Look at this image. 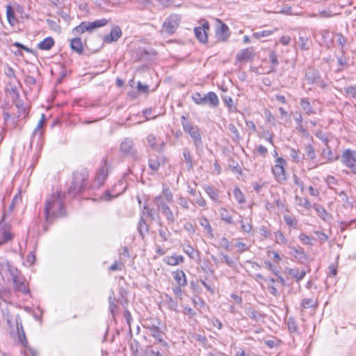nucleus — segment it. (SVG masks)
<instances>
[{
	"label": "nucleus",
	"instance_id": "f257e3e1",
	"mask_svg": "<svg viewBox=\"0 0 356 356\" xmlns=\"http://www.w3.org/2000/svg\"><path fill=\"white\" fill-rule=\"evenodd\" d=\"M44 211L45 221L49 224H51L56 218L65 216L66 210L60 192H56L47 197Z\"/></svg>",
	"mask_w": 356,
	"mask_h": 356
},
{
	"label": "nucleus",
	"instance_id": "f03ea898",
	"mask_svg": "<svg viewBox=\"0 0 356 356\" xmlns=\"http://www.w3.org/2000/svg\"><path fill=\"white\" fill-rule=\"evenodd\" d=\"M89 173L83 168L74 172L72 181L67 189L68 195L75 197L82 193L87 187Z\"/></svg>",
	"mask_w": 356,
	"mask_h": 356
},
{
	"label": "nucleus",
	"instance_id": "7ed1b4c3",
	"mask_svg": "<svg viewBox=\"0 0 356 356\" xmlns=\"http://www.w3.org/2000/svg\"><path fill=\"white\" fill-rule=\"evenodd\" d=\"M181 122L184 130L188 133L193 140L197 151L202 149L203 143L199 128L190 123L188 118L184 115L181 117Z\"/></svg>",
	"mask_w": 356,
	"mask_h": 356
},
{
	"label": "nucleus",
	"instance_id": "20e7f679",
	"mask_svg": "<svg viewBox=\"0 0 356 356\" xmlns=\"http://www.w3.org/2000/svg\"><path fill=\"white\" fill-rule=\"evenodd\" d=\"M153 201L157 210L165 218L168 224H173L175 221V216L163 197L162 195H157L154 198Z\"/></svg>",
	"mask_w": 356,
	"mask_h": 356
},
{
	"label": "nucleus",
	"instance_id": "39448f33",
	"mask_svg": "<svg viewBox=\"0 0 356 356\" xmlns=\"http://www.w3.org/2000/svg\"><path fill=\"white\" fill-rule=\"evenodd\" d=\"M192 99L197 104H208L211 108H216L219 104L218 97L214 92H209L204 96L199 92H195L192 96Z\"/></svg>",
	"mask_w": 356,
	"mask_h": 356
},
{
	"label": "nucleus",
	"instance_id": "423d86ee",
	"mask_svg": "<svg viewBox=\"0 0 356 356\" xmlns=\"http://www.w3.org/2000/svg\"><path fill=\"white\" fill-rule=\"evenodd\" d=\"M275 163V165L272 168V172L277 181L282 184L287 180L285 170L286 161L283 158L278 157L277 158Z\"/></svg>",
	"mask_w": 356,
	"mask_h": 356
},
{
	"label": "nucleus",
	"instance_id": "0eeeda50",
	"mask_svg": "<svg viewBox=\"0 0 356 356\" xmlns=\"http://www.w3.org/2000/svg\"><path fill=\"white\" fill-rule=\"evenodd\" d=\"M181 16L172 14L163 23V31L169 35H172L179 26Z\"/></svg>",
	"mask_w": 356,
	"mask_h": 356
},
{
	"label": "nucleus",
	"instance_id": "6e6552de",
	"mask_svg": "<svg viewBox=\"0 0 356 356\" xmlns=\"http://www.w3.org/2000/svg\"><path fill=\"white\" fill-rule=\"evenodd\" d=\"M342 163L356 174V151L346 149L341 156Z\"/></svg>",
	"mask_w": 356,
	"mask_h": 356
},
{
	"label": "nucleus",
	"instance_id": "1a4fd4ad",
	"mask_svg": "<svg viewBox=\"0 0 356 356\" xmlns=\"http://www.w3.org/2000/svg\"><path fill=\"white\" fill-rule=\"evenodd\" d=\"M148 330L149 335H151L155 339V341L154 342V344H159L165 349L169 348L168 343L163 339L164 333L161 331V328L159 327V325L150 327L149 326Z\"/></svg>",
	"mask_w": 356,
	"mask_h": 356
},
{
	"label": "nucleus",
	"instance_id": "9d476101",
	"mask_svg": "<svg viewBox=\"0 0 356 356\" xmlns=\"http://www.w3.org/2000/svg\"><path fill=\"white\" fill-rule=\"evenodd\" d=\"M120 151L124 156H135L136 149L134 147V143L129 138H124L120 145Z\"/></svg>",
	"mask_w": 356,
	"mask_h": 356
},
{
	"label": "nucleus",
	"instance_id": "9b49d317",
	"mask_svg": "<svg viewBox=\"0 0 356 356\" xmlns=\"http://www.w3.org/2000/svg\"><path fill=\"white\" fill-rule=\"evenodd\" d=\"M165 164V157L162 154H151L149 156V160H148V166L149 168L154 171L156 172L159 169V168L163 165L164 166Z\"/></svg>",
	"mask_w": 356,
	"mask_h": 356
},
{
	"label": "nucleus",
	"instance_id": "f8f14e48",
	"mask_svg": "<svg viewBox=\"0 0 356 356\" xmlns=\"http://www.w3.org/2000/svg\"><path fill=\"white\" fill-rule=\"evenodd\" d=\"M209 30V24L204 22L202 26L195 27L194 33L197 39L202 43H206L208 41L207 31Z\"/></svg>",
	"mask_w": 356,
	"mask_h": 356
},
{
	"label": "nucleus",
	"instance_id": "ddd939ff",
	"mask_svg": "<svg viewBox=\"0 0 356 356\" xmlns=\"http://www.w3.org/2000/svg\"><path fill=\"white\" fill-rule=\"evenodd\" d=\"M4 217L2 218L0 222V244L6 243L11 241L13 235L10 232V226L8 224L3 223Z\"/></svg>",
	"mask_w": 356,
	"mask_h": 356
},
{
	"label": "nucleus",
	"instance_id": "4468645a",
	"mask_svg": "<svg viewBox=\"0 0 356 356\" xmlns=\"http://www.w3.org/2000/svg\"><path fill=\"white\" fill-rule=\"evenodd\" d=\"M109 166L107 164L106 160L102 161V165L99 168L97 175L95 177V182L97 183L98 186H101L103 185L104 181L108 177Z\"/></svg>",
	"mask_w": 356,
	"mask_h": 356
},
{
	"label": "nucleus",
	"instance_id": "2eb2a0df",
	"mask_svg": "<svg viewBox=\"0 0 356 356\" xmlns=\"http://www.w3.org/2000/svg\"><path fill=\"white\" fill-rule=\"evenodd\" d=\"M122 35L120 27L118 25H113L111 27L109 34L105 35L103 37V41L105 43L110 44L113 42L117 41Z\"/></svg>",
	"mask_w": 356,
	"mask_h": 356
},
{
	"label": "nucleus",
	"instance_id": "dca6fc26",
	"mask_svg": "<svg viewBox=\"0 0 356 356\" xmlns=\"http://www.w3.org/2000/svg\"><path fill=\"white\" fill-rule=\"evenodd\" d=\"M229 36V29L225 23L219 21V25L216 29V38L218 41L225 42Z\"/></svg>",
	"mask_w": 356,
	"mask_h": 356
},
{
	"label": "nucleus",
	"instance_id": "f3484780",
	"mask_svg": "<svg viewBox=\"0 0 356 356\" xmlns=\"http://www.w3.org/2000/svg\"><path fill=\"white\" fill-rule=\"evenodd\" d=\"M156 344L153 343L151 346H146L143 350L144 355L145 356H165V354L168 351V349H165L161 346L159 348H156Z\"/></svg>",
	"mask_w": 356,
	"mask_h": 356
},
{
	"label": "nucleus",
	"instance_id": "a211bd4d",
	"mask_svg": "<svg viewBox=\"0 0 356 356\" xmlns=\"http://www.w3.org/2000/svg\"><path fill=\"white\" fill-rule=\"evenodd\" d=\"M305 77L309 84H314L320 80L321 74L318 70L310 67L306 69Z\"/></svg>",
	"mask_w": 356,
	"mask_h": 356
},
{
	"label": "nucleus",
	"instance_id": "6ab92c4d",
	"mask_svg": "<svg viewBox=\"0 0 356 356\" xmlns=\"http://www.w3.org/2000/svg\"><path fill=\"white\" fill-rule=\"evenodd\" d=\"M15 323L17 327V332L18 336V342L22 346L27 345V339L23 328L22 319L19 316H17L15 318Z\"/></svg>",
	"mask_w": 356,
	"mask_h": 356
},
{
	"label": "nucleus",
	"instance_id": "aec40b11",
	"mask_svg": "<svg viewBox=\"0 0 356 356\" xmlns=\"http://www.w3.org/2000/svg\"><path fill=\"white\" fill-rule=\"evenodd\" d=\"M254 56L253 47H248L241 50L236 54V60L238 62L252 60Z\"/></svg>",
	"mask_w": 356,
	"mask_h": 356
},
{
	"label": "nucleus",
	"instance_id": "412c9836",
	"mask_svg": "<svg viewBox=\"0 0 356 356\" xmlns=\"http://www.w3.org/2000/svg\"><path fill=\"white\" fill-rule=\"evenodd\" d=\"M13 281L15 285V289L17 291L22 292L23 294L29 293V289L25 284L24 279L17 275H13Z\"/></svg>",
	"mask_w": 356,
	"mask_h": 356
},
{
	"label": "nucleus",
	"instance_id": "4be33fe9",
	"mask_svg": "<svg viewBox=\"0 0 356 356\" xmlns=\"http://www.w3.org/2000/svg\"><path fill=\"white\" fill-rule=\"evenodd\" d=\"M289 248L293 251V254L296 259L300 263H303L307 260L308 256L305 252L304 249L301 246H289Z\"/></svg>",
	"mask_w": 356,
	"mask_h": 356
},
{
	"label": "nucleus",
	"instance_id": "5701e85b",
	"mask_svg": "<svg viewBox=\"0 0 356 356\" xmlns=\"http://www.w3.org/2000/svg\"><path fill=\"white\" fill-rule=\"evenodd\" d=\"M245 313L255 322H258L261 318L264 317V315L261 312L254 309L250 305L245 308Z\"/></svg>",
	"mask_w": 356,
	"mask_h": 356
},
{
	"label": "nucleus",
	"instance_id": "b1692460",
	"mask_svg": "<svg viewBox=\"0 0 356 356\" xmlns=\"http://www.w3.org/2000/svg\"><path fill=\"white\" fill-rule=\"evenodd\" d=\"M88 31L92 33L90 22H82L79 25L72 29V33L74 35L82 34L84 32Z\"/></svg>",
	"mask_w": 356,
	"mask_h": 356
},
{
	"label": "nucleus",
	"instance_id": "393cba45",
	"mask_svg": "<svg viewBox=\"0 0 356 356\" xmlns=\"http://www.w3.org/2000/svg\"><path fill=\"white\" fill-rule=\"evenodd\" d=\"M315 211L317 212L318 216L325 222H327L332 219L331 216L326 211L325 208L318 204H314L313 206Z\"/></svg>",
	"mask_w": 356,
	"mask_h": 356
},
{
	"label": "nucleus",
	"instance_id": "a878e982",
	"mask_svg": "<svg viewBox=\"0 0 356 356\" xmlns=\"http://www.w3.org/2000/svg\"><path fill=\"white\" fill-rule=\"evenodd\" d=\"M174 280L179 286H186L187 284V280L185 273L183 270H176L172 272Z\"/></svg>",
	"mask_w": 356,
	"mask_h": 356
},
{
	"label": "nucleus",
	"instance_id": "bb28decb",
	"mask_svg": "<svg viewBox=\"0 0 356 356\" xmlns=\"http://www.w3.org/2000/svg\"><path fill=\"white\" fill-rule=\"evenodd\" d=\"M70 47L74 51L80 55L83 54V47L81 38H75L71 40Z\"/></svg>",
	"mask_w": 356,
	"mask_h": 356
},
{
	"label": "nucleus",
	"instance_id": "cd10ccee",
	"mask_svg": "<svg viewBox=\"0 0 356 356\" xmlns=\"http://www.w3.org/2000/svg\"><path fill=\"white\" fill-rule=\"evenodd\" d=\"M184 261V258L181 255L167 256L164 258V261L170 266L178 265L179 264L183 263Z\"/></svg>",
	"mask_w": 356,
	"mask_h": 356
},
{
	"label": "nucleus",
	"instance_id": "c85d7f7f",
	"mask_svg": "<svg viewBox=\"0 0 356 356\" xmlns=\"http://www.w3.org/2000/svg\"><path fill=\"white\" fill-rule=\"evenodd\" d=\"M300 105L307 115L314 114L316 113L308 98L300 99Z\"/></svg>",
	"mask_w": 356,
	"mask_h": 356
},
{
	"label": "nucleus",
	"instance_id": "c756f323",
	"mask_svg": "<svg viewBox=\"0 0 356 356\" xmlns=\"http://www.w3.org/2000/svg\"><path fill=\"white\" fill-rule=\"evenodd\" d=\"M54 44V39L51 37H47L38 44V47L40 50H49Z\"/></svg>",
	"mask_w": 356,
	"mask_h": 356
},
{
	"label": "nucleus",
	"instance_id": "7c9ffc66",
	"mask_svg": "<svg viewBox=\"0 0 356 356\" xmlns=\"http://www.w3.org/2000/svg\"><path fill=\"white\" fill-rule=\"evenodd\" d=\"M220 216L222 220L227 224H233V218L228 210L224 207L219 209Z\"/></svg>",
	"mask_w": 356,
	"mask_h": 356
},
{
	"label": "nucleus",
	"instance_id": "2f4dec72",
	"mask_svg": "<svg viewBox=\"0 0 356 356\" xmlns=\"http://www.w3.org/2000/svg\"><path fill=\"white\" fill-rule=\"evenodd\" d=\"M205 192L214 202H221L219 200V190L211 186H207L205 187Z\"/></svg>",
	"mask_w": 356,
	"mask_h": 356
},
{
	"label": "nucleus",
	"instance_id": "473e14b6",
	"mask_svg": "<svg viewBox=\"0 0 356 356\" xmlns=\"http://www.w3.org/2000/svg\"><path fill=\"white\" fill-rule=\"evenodd\" d=\"M138 231L143 238L145 236V233H147L149 231V227L147 225V223L143 216H141L140 218V221L138 226Z\"/></svg>",
	"mask_w": 356,
	"mask_h": 356
},
{
	"label": "nucleus",
	"instance_id": "72a5a7b5",
	"mask_svg": "<svg viewBox=\"0 0 356 356\" xmlns=\"http://www.w3.org/2000/svg\"><path fill=\"white\" fill-rule=\"evenodd\" d=\"M322 156L327 159L329 162H333L338 159L339 156H334L330 147L326 145V148L323 149Z\"/></svg>",
	"mask_w": 356,
	"mask_h": 356
},
{
	"label": "nucleus",
	"instance_id": "f704fd0d",
	"mask_svg": "<svg viewBox=\"0 0 356 356\" xmlns=\"http://www.w3.org/2000/svg\"><path fill=\"white\" fill-rule=\"evenodd\" d=\"M6 17L8 23L11 26H14L17 22V19L15 15V12L13 7L10 5L6 6Z\"/></svg>",
	"mask_w": 356,
	"mask_h": 356
},
{
	"label": "nucleus",
	"instance_id": "c9c22d12",
	"mask_svg": "<svg viewBox=\"0 0 356 356\" xmlns=\"http://www.w3.org/2000/svg\"><path fill=\"white\" fill-rule=\"evenodd\" d=\"M108 22L109 19L105 18L97 19L94 22H90L92 31L93 32V31L96 29L106 26L108 24Z\"/></svg>",
	"mask_w": 356,
	"mask_h": 356
},
{
	"label": "nucleus",
	"instance_id": "e433bc0d",
	"mask_svg": "<svg viewBox=\"0 0 356 356\" xmlns=\"http://www.w3.org/2000/svg\"><path fill=\"white\" fill-rule=\"evenodd\" d=\"M165 302H166V304L168 305V308L170 310L174 311V312H177V311L178 303L171 296H170L168 294H165Z\"/></svg>",
	"mask_w": 356,
	"mask_h": 356
},
{
	"label": "nucleus",
	"instance_id": "4c0bfd02",
	"mask_svg": "<svg viewBox=\"0 0 356 356\" xmlns=\"http://www.w3.org/2000/svg\"><path fill=\"white\" fill-rule=\"evenodd\" d=\"M183 156L184 158V161L187 164V168L188 170H191L193 168V163L192 156L191 155V152L188 148H184L183 150Z\"/></svg>",
	"mask_w": 356,
	"mask_h": 356
},
{
	"label": "nucleus",
	"instance_id": "58836bf2",
	"mask_svg": "<svg viewBox=\"0 0 356 356\" xmlns=\"http://www.w3.org/2000/svg\"><path fill=\"white\" fill-rule=\"evenodd\" d=\"M112 296L108 297V303H109V309L113 316H115V313L118 311V305L117 300L114 296L113 292H112Z\"/></svg>",
	"mask_w": 356,
	"mask_h": 356
},
{
	"label": "nucleus",
	"instance_id": "ea45409f",
	"mask_svg": "<svg viewBox=\"0 0 356 356\" xmlns=\"http://www.w3.org/2000/svg\"><path fill=\"white\" fill-rule=\"evenodd\" d=\"M337 60L339 66L338 71H341L349 66L348 63V58L346 57L345 53H342L341 56H338Z\"/></svg>",
	"mask_w": 356,
	"mask_h": 356
},
{
	"label": "nucleus",
	"instance_id": "a19ab883",
	"mask_svg": "<svg viewBox=\"0 0 356 356\" xmlns=\"http://www.w3.org/2000/svg\"><path fill=\"white\" fill-rule=\"evenodd\" d=\"M298 40V44L301 50L307 51L309 49L310 42L309 38L300 35Z\"/></svg>",
	"mask_w": 356,
	"mask_h": 356
},
{
	"label": "nucleus",
	"instance_id": "79ce46f5",
	"mask_svg": "<svg viewBox=\"0 0 356 356\" xmlns=\"http://www.w3.org/2000/svg\"><path fill=\"white\" fill-rule=\"evenodd\" d=\"M300 306L302 309H309L316 307V301L313 298H304L302 300Z\"/></svg>",
	"mask_w": 356,
	"mask_h": 356
},
{
	"label": "nucleus",
	"instance_id": "37998d69",
	"mask_svg": "<svg viewBox=\"0 0 356 356\" xmlns=\"http://www.w3.org/2000/svg\"><path fill=\"white\" fill-rule=\"evenodd\" d=\"M289 155L291 157L293 161H294L296 163L301 162L304 159V156H300L299 152L293 148L289 149Z\"/></svg>",
	"mask_w": 356,
	"mask_h": 356
},
{
	"label": "nucleus",
	"instance_id": "c03bdc74",
	"mask_svg": "<svg viewBox=\"0 0 356 356\" xmlns=\"http://www.w3.org/2000/svg\"><path fill=\"white\" fill-rule=\"evenodd\" d=\"M44 122H45V115H44V114H42L40 120H39L36 127L35 128V129L33 131L34 136H36L38 134H39V137H40L42 136V132L41 129L44 124Z\"/></svg>",
	"mask_w": 356,
	"mask_h": 356
},
{
	"label": "nucleus",
	"instance_id": "a18cd8bd",
	"mask_svg": "<svg viewBox=\"0 0 356 356\" xmlns=\"http://www.w3.org/2000/svg\"><path fill=\"white\" fill-rule=\"evenodd\" d=\"M145 215H147L152 220H154V209L149 208L147 204H145L143 207V210L141 212V216L144 217Z\"/></svg>",
	"mask_w": 356,
	"mask_h": 356
},
{
	"label": "nucleus",
	"instance_id": "49530a36",
	"mask_svg": "<svg viewBox=\"0 0 356 356\" xmlns=\"http://www.w3.org/2000/svg\"><path fill=\"white\" fill-rule=\"evenodd\" d=\"M268 57L271 63L272 69H275L279 65V60L276 52L275 51H270L269 52Z\"/></svg>",
	"mask_w": 356,
	"mask_h": 356
},
{
	"label": "nucleus",
	"instance_id": "de8ad7c7",
	"mask_svg": "<svg viewBox=\"0 0 356 356\" xmlns=\"http://www.w3.org/2000/svg\"><path fill=\"white\" fill-rule=\"evenodd\" d=\"M161 323L159 319L157 318H149V319H145L144 321V323H143V327L148 330V327L149 326H159L160 325Z\"/></svg>",
	"mask_w": 356,
	"mask_h": 356
},
{
	"label": "nucleus",
	"instance_id": "09e8293b",
	"mask_svg": "<svg viewBox=\"0 0 356 356\" xmlns=\"http://www.w3.org/2000/svg\"><path fill=\"white\" fill-rule=\"evenodd\" d=\"M235 199L239 204H243L245 202V199L243 193L238 188H235L233 191Z\"/></svg>",
	"mask_w": 356,
	"mask_h": 356
},
{
	"label": "nucleus",
	"instance_id": "8fccbe9b",
	"mask_svg": "<svg viewBox=\"0 0 356 356\" xmlns=\"http://www.w3.org/2000/svg\"><path fill=\"white\" fill-rule=\"evenodd\" d=\"M336 36H337V43L341 46V53H345V51L343 49L346 42H347V39L346 37H344L342 33H338L336 34Z\"/></svg>",
	"mask_w": 356,
	"mask_h": 356
},
{
	"label": "nucleus",
	"instance_id": "3c124183",
	"mask_svg": "<svg viewBox=\"0 0 356 356\" xmlns=\"http://www.w3.org/2000/svg\"><path fill=\"white\" fill-rule=\"evenodd\" d=\"M287 326H288L289 330L291 332H293V333L298 332V324L294 318H289L288 322H287Z\"/></svg>",
	"mask_w": 356,
	"mask_h": 356
},
{
	"label": "nucleus",
	"instance_id": "603ef678",
	"mask_svg": "<svg viewBox=\"0 0 356 356\" xmlns=\"http://www.w3.org/2000/svg\"><path fill=\"white\" fill-rule=\"evenodd\" d=\"M284 220L288 226L296 228V227L298 225V221L295 218H293L289 215H284Z\"/></svg>",
	"mask_w": 356,
	"mask_h": 356
},
{
	"label": "nucleus",
	"instance_id": "864d4df0",
	"mask_svg": "<svg viewBox=\"0 0 356 356\" xmlns=\"http://www.w3.org/2000/svg\"><path fill=\"white\" fill-rule=\"evenodd\" d=\"M344 92L347 96L356 99V85L345 87Z\"/></svg>",
	"mask_w": 356,
	"mask_h": 356
},
{
	"label": "nucleus",
	"instance_id": "5fc2aeb1",
	"mask_svg": "<svg viewBox=\"0 0 356 356\" xmlns=\"http://www.w3.org/2000/svg\"><path fill=\"white\" fill-rule=\"evenodd\" d=\"M15 106L18 109V118H20L22 115L25 116L27 114L26 106L22 101L17 102Z\"/></svg>",
	"mask_w": 356,
	"mask_h": 356
},
{
	"label": "nucleus",
	"instance_id": "6e6d98bb",
	"mask_svg": "<svg viewBox=\"0 0 356 356\" xmlns=\"http://www.w3.org/2000/svg\"><path fill=\"white\" fill-rule=\"evenodd\" d=\"M229 131L233 134V139L235 141H238L241 138L239 132L236 127L233 124H228Z\"/></svg>",
	"mask_w": 356,
	"mask_h": 356
},
{
	"label": "nucleus",
	"instance_id": "4d7b16f0",
	"mask_svg": "<svg viewBox=\"0 0 356 356\" xmlns=\"http://www.w3.org/2000/svg\"><path fill=\"white\" fill-rule=\"evenodd\" d=\"M273 31L270 30H265L259 32H254L252 34V37L255 39H259L260 38H264L270 35L273 34Z\"/></svg>",
	"mask_w": 356,
	"mask_h": 356
},
{
	"label": "nucleus",
	"instance_id": "13d9d810",
	"mask_svg": "<svg viewBox=\"0 0 356 356\" xmlns=\"http://www.w3.org/2000/svg\"><path fill=\"white\" fill-rule=\"evenodd\" d=\"M24 348V353L25 356H38V352L31 348L27 342L26 346H22Z\"/></svg>",
	"mask_w": 356,
	"mask_h": 356
},
{
	"label": "nucleus",
	"instance_id": "bf43d9fd",
	"mask_svg": "<svg viewBox=\"0 0 356 356\" xmlns=\"http://www.w3.org/2000/svg\"><path fill=\"white\" fill-rule=\"evenodd\" d=\"M183 251L191 259H195V250L190 244H187V245H184L183 248Z\"/></svg>",
	"mask_w": 356,
	"mask_h": 356
},
{
	"label": "nucleus",
	"instance_id": "052dcab7",
	"mask_svg": "<svg viewBox=\"0 0 356 356\" xmlns=\"http://www.w3.org/2000/svg\"><path fill=\"white\" fill-rule=\"evenodd\" d=\"M163 194L164 195L163 198L167 202H173V195L171 191L168 188H165L163 190Z\"/></svg>",
	"mask_w": 356,
	"mask_h": 356
},
{
	"label": "nucleus",
	"instance_id": "680f3d73",
	"mask_svg": "<svg viewBox=\"0 0 356 356\" xmlns=\"http://www.w3.org/2000/svg\"><path fill=\"white\" fill-rule=\"evenodd\" d=\"M299 239L302 242V243H304L305 245H308L310 246H313V245H314L312 242V238L309 237V236H307V234H305L304 233H301L299 235Z\"/></svg>",
	"mask_w": 356,
	"mask_h": 356
},
{
	"label": "nucleus",
	"instance_id": "e2e57ef3",
	"mask_svg": "<svg viewBox=\"0 0 356 356\" xmlns=\"http://www.w3.org/2000/svg\"><path fill=\"white\" fill-rule=\"evenodd\" d=\"M139 346L140 343L137 340L134 339L131 341L130 344V349L134 356H138Z\"/></svg>",
	"mask_w": 356,
	"mask_h": 356
},
{
	"label": "nucleus",
	"instance_id": "0e129e2a",
	"mask_svg": "<svg viewBox=\"0 0 356 356\" xmlns=\"http://www.w3.org/2000/svg\"><path fill=\"white\" fill-rule=\"evenodd\" d=\"M305 152L309 159H314L316 158L314 149L311 144H308L305 146Z\"/></svg>",
	"mask_w": 356,
	"mask_h": 356
},
{
	"label": "nucleus",
	"instance_id": "69168bd1",
	"mask_svg": "<svg viewBox=\"0 0 356 356\" xmlns=\"http://www.w3.org/2000/svg\"><path fill=\"white\" fill-rule=\"evenodd\" d=\"M314 234L320 241L321 243L326 242L329 238L328 236L323 232L314 231Z\"/></svg>",
	"mask_w": 356,
	"mask_h": 356
},
{
	"label": "nucleus",
	"instance_id": "338daca9",
	"mask_svg": "<svg viewBox=\"0 0 356 356\" xmlns=\"http://www.w3.org/2000/svg\"><path fill=\"white\" fill-rule=\"evenodd\" d=\"M159 234L161 236V238H162L163 241H168V238L170 236V232H169L168 228H166L165 229H159Z\"/></svg>",
	"mask_w": 356,
	"mask_h": 356
},
{
	"label": "nucleus",
	"instance_id": "774afa93",
	"mask_svg": "<svg viewBox=\"0 0 356 356\" xmlns=\"http://www.w3.org/2000/svg\"><path fill=\"white\" fill-rule=\"evenodd\" d=\"M293 182L296 185H297L302 191H304L305 189V187H304V183L302 181V180L296 174H293Z\"/></svg>",
	"mask_w": 356,
	"mask_h": 356
}]
</instances>
